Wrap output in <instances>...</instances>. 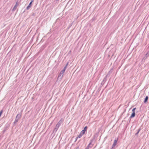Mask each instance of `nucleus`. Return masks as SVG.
I'll list each match as a JSON object with an SVG mask.
<instances>
[{
  "label": "nucleus",
  "mask_w": 149,
  "mask_h": 149,
  "mask_svg": "<svg viewBox=\"0 0 149 149\" xmlns=\"http://www.w3.org/2000/svg\"><path fill=\"white\" fill-rule=\"evenodd\" d=\"M63 119L62 118L59 120L56 126V127L54 130V131L55 130L56 131L57 130L62 123L63 122Z\"/></svg>",
  "instance_id": "1"
},
{
  "label": "nucleus",
  "mask_w": 149,
  "mask_h": 149,
  "mask_svg": "<svg viewBox=\"0 0 149 149\" xmlns=\"http://www.w3.org/2000/svg\"><path fill=\"white\" fill-rule=\"evenodd\" d=\"M33 1V0H32L30 2V3H29L28 6L27 7L26 9L27 10H29L30 9V8L31 7V3Z\"/></svg>",
  "instance_id": "2"
},
{
  "label": "nucleus",
  "mask_w": 149,
  "mask_h": 149,
  "mask_svg": "<svg viewBox=\"0 0 149 149\" xmlns=\"http://www.w3.org/2000/svg\"><path fill=\"white\" fill-rule=\"evenodd\" d=\"M117 141V139H115V140L114 141V143H113V144L112 146V148L116 146V145Z\"/></svg>",
  "instance_id": "3"
},
{
  "label": "nucleus",
  "mask_w": 149,
  "mask_h": 149,
  "mask_svg": "<svg viewBox=\"0 0 149 149\" xmlns=\"http://www.w3.org/2000/svg\"><path fill=\"white\" fill-rule=\"evenodd\" d=\"M63 74L60 72L58 76V78L61 79L63 77Z\"/></svg>",
  "instance_id": "4"
},
{
  "label": "nucleus",
  "mask_w": 149,
  "mask_h": 149,
  "mask_svg": "<svg viewBox=\"0 0 149 149\" xmlns=\"http://www.w3.org/2000/svg\"><path fill=\"white\" fill-rule=\"evenodd\" d=\"M21 116V114H18L17 115L16 118L18 119H19V118H20Z\"/></svg>",
  "instance_id": "5"
},
{
  "label": "nucleus",
  "mask_w": 149,
  "mask_h": 149,
  "mask_svg": "<svg viewBox=\"0 0 149 149\" xmlns=\"http://www.w3.org/2000/svg\"><path fill=\"white\" fill-rule=\"evenodd\" d=\"M135 113L132 112V114L130 116V118H132L134 117L135 116Z\"/></svg>",
  "instance_id": "6"
},
{
  "label": "nucleus",
  "mask_w": 149,
  "mask_h": 149,
  "mask_svg": "<svg viewBox=\"0 0 149 149\" xmlns=\"http://www.w3.org/2000/svg\"><path fill=\"white\" fill-rule=\"evenodd\" d=\"M148 96H146V97L145 99V100H144V103H146L147 102L148 100Z\"/></svg>",
  "instance_id": "7"
},
{
  "label": "nucleus",
  "mask_w": 149,
  "mask_h": 149,
  "mask_svg": "<svg viewBox=\"0 0 149 149\" xmlns=\"http://www.w3.org/2000/svg\"><path fill=\"white\" fill-rule=\"evenodd\" d=\"M91 144V142L88 145V146L85 149H88L89 147H91V146H90V145Z\"/></svg>",
  "instance_id": "8"
},
{
  "label": "nucleus",
  "mask_w": 149,
  "mask_h": 149,
  "mask_svg": "<svg viewBox=\"0 0 149 149\" xmlns=\"http://www.w3.org/2000/svg\"><path fill=\"white\" fill-rule=\"evenodd\" d=\"M85 133V131H84L82 130L81 132V133H80V134H82V135H83V134H84Z\"/></svg>",
  "instance_id": "9"
},
{
  "label": "nucleus",
  "mask_w": 149,
  "mask_h": 149,
  "mask_svg": "<svg viewBox=\"0 0 149 149\" xmlns=\"http://www.w3.org/2000/svg\"><path fill=\"white\" fill-rule=\"evenodd\" d=\"M82 135L80 133L79 135L77 137V138H81V136H82Z\"/></svg>",
  "instance_id": "10"
},
{
  "label": "nucleus",
  "mask_w": 149,
  "mask_h": 149,
  "mask_svg": "<svg viewBox=\"0 0 149 149\" xmlns=\"http://www.w3.org/2000/svg\"><path fill=\"white\" fill-rule=\"evenodd\" d=\"M68 63H67L66 64V65L65 66V67H64L63 69V70H64L65 71L66 68H67V66L68 65Z\"/></svg>",
  "instance_id": "11"
},
{
  "label": "nucleus",
  "mask_w": 149,
  "mask_h": 149,
  "mask_svg": "<svg viewBox=\"0 0 149 149\" xmlns=\"http://www.w3.org/2000/svg\"><path fill=\"white\" fill-rule=\"evenodd\" d=\"M136 109V108H134L132 109V111L133 112L135 113V111Z\"/></svg>",
  "instance_id": "12"
},
{
  "label": "nucleus",
  "mask_w": 149,
  "mask_h": 149,
  "mask_svg": "<svg viewBox=\"0 0 149 149\" xmlns=\"http://www.w3.org/2000/svg\"><path fill=\"white\" fill-rule=\"evenodd\" d=\"M18 120H19V119H17V118H16V119H15V121H14V123H16L17 122V121H18Z\"/></svg>",
  "instance_id": "13"
},
{
  "label": "nucleus",
  "mask_w": 149,
  "mask_h": 149,
  "mask_svg": "<svg viewBox=\"0 0 149 149\" xmlns=\"http://www.w3.org/2000/svg\"><path fill=\"white\" fill-rule=\"evenodd\" d=\"M65 70H62L61 71V73L63 74V73H64L65 72Z\"/></svg>",
  "instance_id": "14"
},
{
  "label": "nucleus",
  "mask_w": 149,
  "mask_h": 149,
  "mask_svg": "<svg viewBox=\"0 0 149 149\" xmlns=\"http://www.w3.org/2000/svg\"><path fill=\"white\" fill-rule=\"evenodd\" d=\"M87 127L86 126L84 128V130H83L84 131H86V129H87Z\"/></svg>",
  "instance_id": "15"
},
{
  "label": "nucleus",
  "mask_w": 149,
  "mask_h": 149,
  "mask_svg": "<svg viewBox=\"0 0 149 149\" xmlns=\"http://www.w3.org/2000/svg\"><path fill=\"white\" fill-rule=\"evenodd\" d=\"M17 4H16L14 6V8H13V10H14V9H16V7H17Z\"/></svg>",
  "instance_id": "16"
},
{
  "label": "nucleus",
  "mask_w": 149,
  "mask_h": 149,
  "mask_svg": "<svg viewBox=\"0 0 149 149\" xmlns=\"http://www.w3.org/2000/svg\"><path fill=\"white\" fill-rule=\"evenodd\" d=\"M140 131V129H139L138 130V132L136 134V135H137L139 133V131Z\"/></svg>",
  "instance_id": "17"
},
{
  "label": "nucleus",
  "mask_w": 149,
  "mask_h": 149,
  "mask_svg": "<svg viewBox=\"0 0 149 149\" xmlns=\"http://www.w3.org/2000/svg\"><path fill=\"white\" fill-rule=\"evenodd\" d=\"M149 55V54L148 53H147L146 54V56H148Z\"/></svg>",
  "instance_id": "18"
},
{
  "label": "nucleus",
  "mask_w": 149,
  "mask_h": 149,
  "mask_svg": "<svg viewBox=\"0 0 149 149\" xmlns=\"http://www.w3.org/2000/svg\"><path fill=\"white\" fill-rule=\"evenodd\" d=\"M106 77L104 79V80H103V81H104V80H106Z\"/></svg>",
  "instance_id": "19"
},
{
  "label": "nucleus",
  "mask_w": 149,
  "mask_h": 149,
  "mask_svg": "<svg viewBox=\"0 0 149 149\" xmlns=\"http://www.w3.org/2000/svg\"><path fill=\"white\" fill-rule=\"evenodd\" d=\"M77 149H78V148H77Z\"/></svg>",
  "instance_id": "20"
}]
</instances>
